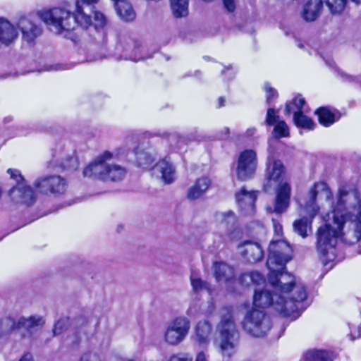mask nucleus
Instances as JSON below:
<instances>
[{"label":"nucleus","mask_w":361,"mask_h":361,"mask_svg":"<svg viewBox=\"0 0 361 361\" xmlns=\"http://www.w3.org/2000/svg\"><path fill=\"white\" fill-rule=\"evenodd\" d=\"M326 63L329 64V66L331 67H334V61H326Z\"/></svg>","instance_id":"nucleus-59"},{"label":"nucleus","mask_w":361,"mask_h":361,"mask_svg":"<svg viewBox=\"0 0 361 361\" xmlns=\"http://www.w3.org/2000/svg\"><path fill=\"white\" fill-rule=\"evenodd\" d=\"M73 67L71 63H56L46 67V71H59L68 70Z\"/></svg>","instance_id":"nucleus-46"},{"label":"nucleus","mask_w":361,"mask_h":361,"mask_svg":"<svg viewBox=\"0 0 361 361\" xmlns=\"http://www.w3.org/2000/svg\"><path fill=\"white\" fill-rule=\"evenodd\" d=\"M34 186L40 193L57 196L66 192L67 181L60 176H45L37 178L34 182Z\"/></svg>","instance_id":"nucleus-12"},{"label":"nucleus","mask_w":361,"mask_h":361,"mask_svg":"<svg viewBox=\"0 0 361 361\" xmlns=\"http://www.w3.org/2000/svg\"><path fill=\"white\" fill-rule=\"evenodd\" d=\"M195 361H207V358L204 352H200L196 357Z\"/></svg>","instance_id":"nucleus-52"},{"label":"nucleus","mask_w":361,"mask_h":361,"mask_svg":"<svg viewBox=\"0 0 361 361\" xmlns=\"http://www.w3.org/2000/svg\"><path fill=\"white\" fill-rule=\"evenodd\" d=\"M117 51H122L121 58L137 62L152 57V55L145 52V47L133 39L121 41L116 47Z\"/></svg>","instance_id":"nucleus-14"},{"label":"nucleus","mask_w":361,"mask_h":361,"mask_svg":"<svg viewBox=\"0 0 361 361\" xmlns=\"http://www.w3.org/2000/svg\"><path fill=\"white\" fill-rule=\"evenodd\" d=\"M317 195H319V197L324 196L326 200L331 197V192L326 183L324 182L317 183L309 192V199L305 204V209L309 214L310 219L304 217L295 221L293 223L294 231L303 238L307 236L308 230L311 231L312 220L319 212V207L315 202Z\"/></svg>","instance_id":"nucleus-7"},{"label":"nucleus","mask_w":361,"mask_h":361,"mask_svg":"<svg viewBox=\"0 0 361 361\" xmlns=\"http://www.w3.org/2000/svg\"><path fill=\"white\" fill-rule=\"evenodd\" d=\"M305 104V99L300 94L297 95L286 104L285 114L290 115L293 113V115H295L296 114L303 113Z\"/></svg>","instance_id":"nucleus-34"},{"label":"nucleus","mask_w":361,"mask_h":361,"mask_svg":"<svg viewBox=\"0 0 361 361\" xmlns=\"http://www.w3.org/2000/svg\"><path fill=\"white\" fill-rule=\"evenodd\" d=\"M286 175V169L281 161L275 159L272 156L268 157L266 177L268 184H278L276 190L274 207L268 209L276 214L285 212L290 204L291 187L287 182H283Z\"/></svg>","instance_id":"nucleus-4"},{"label":"nucleus","mask_w":361,"mask_h":361,"mask_svg":"<svg viewBox=\"0 0 361 361\" xmlns=\"http://www.w3.org/2000/svg\"><path fill=\"white\" fill-rule=\"evenodd\" d=\"M114 1V4H116V3H121V2H125L126 1V0H113Z\"/></svg>","instance_id":"nucleus-60"},{"label":"nucleus","mask_w":361,"mask_h":361,"mask_svg":"<svg viewBox=\"0 0 361 361\" xmlns=\"http://www.w3.org/2000/svg\"><path fill=\"white\" fill-rule=\"evenodd\" d=\"M4 324L10 326L8 332L18 331L24 337H29L42 328L45 319L42 316L32 315L29 317H21L17 322L7 318Z\"/></svg>","instance_id":"nucleus-11"},{"label":"nucleus","mask_w":361,"mask_h":361,"mask_svg":"<svg viewBox=\"0 0 361 361\" xmlns=\"http://www.w3.org/2000/svg\"><path fill=\"white\" fill-rule=\"evenodd\" d=\"M216 218L221 222L222 226L226 228V234L229 240H233L238 238L240 231L236 226V219L233 212L219 213L216 216Z\"/></svg>","instance_id":"nucleus-22"},{"label":"nucleus","mask_w":361,"mask_h":361,"mask_svg":"<svg viewBox=\"0 0 361 361\" xmlns=\"http://www.w3.org/2000/svg\"><path fill=\"white\" fill-rule=\"evenodd\" d=\"M348 0H307L303 5L302 17L307 22L314 21L321 14L323 4L325 3L332 15L341 14L345 9ZM358 3L360 0H351Z\"/></svg>","instance_id":"nucleus-8"},{"label":"nucleus","mask_w":361,"mask_h":361,"mask_svg":"<svg viewBox=\"0 0 361 361\" xmlns=\"http://www.w3.org/2000/svg\"><path fill=\"white\" fill-rule=\"evenodd\" d=\"M214 276L219 282H228L234 277V269L224 262H215L213 265Z\"/></svg>","instance_id":"nucleus-29"},{"label":"nucleus","mask_w":361,"mask_h":361,"mask_svg":"<svg viewBox=\"0 0 361 361\" xmlns=\"http://www.w3.org/2000/svg\"><path fill=\"white\" fill-rule=\"evenodd\" d=\"M225 8L229 12H233L235 9V4L234 0H223Z\"/></svg>","instance_id":"nucleus-49"},{"label":"nucleus","mask_w":361,"mask_h":361,"mask_svg":"<svg viewBox=\"0 0 361 361\" xmlns=\"http://www.w3.org/2000/svg\"><path fill=\"white\" fill-rule=\"evenodd\" d=\"M256 131L257 130L255 128H248L245 133V135L247 137H252L256 133Z\"/></svg>","instance_id":"nucleus-54"},{"label":"nucleus","mask_w":361,"mask_h":361,"mask_svg":"<svg viewBox=\"0 0 361 361\" xmlns=\"http://www.w3.org/2000/svg\"><path fill=\"white\" fill-rule=\"evenodd\" d=\"M162 141L169 142L173 149H180L184 142L183 137L176 133L170 134L167 140H163Z\"/></svg>","instance_id":"nucleus-41"},{"label":"nucleus","mask_w":361,"mask_h":361,"mask_svg":"<svg viewBox=\"0 0 361 361\" xmlns=\"http://www.w3.org/2000/svg\"><path fill=\"white\" fill-rule=\"evenodd\" d=\"M115 8L117 14L124 21L129 22L135 18V13L132 6L127 1L116 3Z\"/></svg>","instance_id":"nucleus-32"},{"label":"nucleus","mask_w":361,"mask_h":361,"mask_svg":"<svg viewBox=\"0 0 361 361\" xmlns=\"http://www.w3.org/2000/svg\"><path fill=\"white\" fill-rule=\"evenodd\" d=\"M99 0H76L75 1V7L78 11H81L82 13L85 12V7L90 6L94 4H97Z\"/></svg>","instance_id":"nucleus-44"},{"label":"nucleus","mask_w":361,"mask_h":361,"mask_svg":"<svg viewBox=\"0 0 361 361\" xmlns=\"http://www.w3.org/2000/svg\"><path fill=\"white\" fill-rule=\"evenodd\" d=\"M264 90L266 92L267 104L271 105L278 97L277 92L269 83L264 84Z\"/></svg>","instance_id":"nucleus-42"},{"label":"nucleus","mask_w":361,"mask_h":361,"mask_svg":"<svg viewBox=\"0 0 361 361\" xmlns=\"http://www.w3.org/2000/svg\"><path fill=\"white\" fill-rule=\"evenodd\" d=\"M154 170L161 173L162 180L166 184L171 183L176 178L175 169L173 165L166 160L158 162Z\"/></svg>","instance_id":"nucleus-30"},{"label":"nucleus","mask_w":361,"mask_h":361,"mask_svg":"<svg viewBox=\"0 0 361 361\" xmlns=\"http://www.w3.org/2000/svg\"><path fill=\"white\" fill-rule=\"evenodd\" d=\"M211 185V180L207 176L197 178L187 192V197L195 200L201 197L207 191Z\"/></svg>","instance_id":"nucleus-26"},{"label":"nucleus","mask_w":361,"mask_h":361,"mask_svg":"<svg viewBox=\"0 0 361 361\" xmlns=\"http://www.w3.org/2000/svg\"><path fill=\"white\" fill-rule=\"evenodd\" d=\"M241 256L248 262L256 263L264 257V252L261 245L256 242L247 240L238 245Z\"/></svg>","instance_id":"nucleus-19"},{"label":"nucleus","mask_w":361,"mask_h":361,"mask_svg":"<svg viewBox=\"0 0 361 361\" xmlns=\"http://www.w3.org/2000/svg\"><path fill=\"white\" fill-rule=\"evenodd\" d=\"M71 325L70 319L68 317H62L59 319L54 324L53 329L54 336H60L68 327Z\"/></svg>","instance_id":"nucleus-39"},{"label":"nucleus","mask_w":361,"mask_h":361,"mask_svg":"<svg viewBox=\"0 0 361 361\" xmlns=\"http://www.w3.org/2000/svg\"><path fill=\"white\" fill-rule=\"evenodd\" d=\"M18 37L16 27L8 20L0 18V47L8 46Z\"/></svg>","instance_id":"nucleus-27"},{"label":"nucleus","mask_w":361,"mask_h":361,"mask_svg":"<svg viewBox=\"0 0 361 361\" xmlns=\"http://www.w3.org/2000/svg\"><path fill=\"white\" fill-rule=\"evenodd\" d=\"M338 355L329 349H309L302 354L300 361H331L334 360Z\"/></svg>","instance_id":"nucleus-25"},{"label":"nucleus","mask_w":361,"mask_h":361,"mask_svg":"<svg viewBox=\"0 0 361 361\" xmlns=\"http://www.w3.org/2000/svg\"><path fill=\"white\" fill-rule=\"evenodd\" d=\"M239 282L243 286L260 285L264 283V276L257 271L245 272L241 274Z\"/></svg>","instance_id":"nucleus-31"},{"label":"nucleus","mask_w":361,"mask_h":361,"mask_svg":"<svg viewBox=\"0 0 361 361\" xmlns=\"http://www.w3.org/2000/svg\"><path fill=\"white\" fill-rule=\"evenodd\" d=\"M152 142L140 144L135 149L136 160L140 166L145 167L152 164L156 159L159 149Z\"/></svg>","instance_id":"nucleus-16"},{"label":"nucleus","mask_w":361,"mask_h":361,"mask_svg":"<svg viewBox=\"0 0 361 361\" xmlns=\"http://www.w3.org/2000/svg\"><path fill=\"white\" fill-rule=\"evenodd\" d=\"M321 125L329 127L340 118L339 113L329 107H320L315 111Z\"/></svg>","instance_id":"nucleus-28"},{"label":"nucleus","mask_w":361,"mask_h":361,"mask_svg":"<svg viewBox=\"0 0 361 361\" xmlns=\"http://www.w3.org/2000/svg\"><path fill=\"white\" fill-rule=\"evenodd\" d=\"M12 120V117H6L4 118L5 122H9Z\"/></svg>","instance_id":"nucleus-57"},{"label":"nucleus","mask_w":361,"mask_h":361,"mask_svg":"<svg viewBox=\"0 0 361 361\" xmlns=\"http://www.w3.org/2000/svg\"><path fill=\"white\" fill-rule=\"evenodd\" d=\"M107 24V19L106 16L100 11H94V23L92 22L91 25L84 29H89L91 36L93 37L94 40L98 43L102 44L106 42V35L104 31V27Z\"/></svg>","instance_id":"nucleus-18"},{"label":"nucleus","mask_w":361,"mask_h":361,"mask_svg":"<svg viewBox=\"0 0 361 361\" xmlns=\"http://www.w3.org/2000/svg\"><path fill=\"white\" fill-rule=\"evenodd\" d=\"M221 74L227 78L228 80H231L234 78L235 75V71L233 70L231 65L226 66L221 71Z\"/></svg>","instance_id":"nucleus-48"},{"label":"nucleus","mask_w":361,"mask_h":361,"mask_svg":"<svg viewBox=\"0 0 361 361\" xmlns=\"http://www.w3.org/2000/svg\"><path fill=\"white\" fill-rule=\"evenodd\" d=\"M189 329V321L185 317H178L169 324L165 332V338H183Z\"/></svg>","instance_id":"nucleus-21"},{"label":"nucleus","mask_w":361,"mask_h":361,"mask_svg":"<svg viewBox=\"0 0 361 361\" xmlns=\"http://www.w3.org/2000/svg\"><path fill=\"white\" fill-rule=\"evenodd\" d=\"M190 283L192 287V290L195 293L199 294L203 291H207L210 293L211 291L209 284L207 281H203L200 277L195 276L193 274L190 276Z\"/></svg>","instance_id":"nucleus-37"},{"label":"nucleus","mask_w":361,"mask_h":361,"mask_svg":"<svg viewBox=\"0 0 361 361\" xmlns=\"http://www.w3.org/2000/svg\"><path fill=\"white\" fill-rule=\"evenodd\" d=\"M257 165V154L252 149L243 151L238 159L236 175L239 180H246L255 173Z\"/></svg>","instance_id":"nucleus-13"},{"label":"nucleus","mask_w":361,"mask_h":361,"mask_svg":"<svg viewBox=\"0 0 361 361\" xmlns=\"http://www.w3.org/2000/svg\"><path fill=\"white\" fill-rule=\"evenodd\" d=\"M274 136L277 138L288 137L289 135V128L283 121H279L274 128Z\"/></svg>","instance_id":"nucleus-40"},{"label":"nucleus","mask_w":361,"mask_h":361,"mask_svg":"<svg viewBox=\"0 0 361 361\" xmlns=\"http://www.w3.org/2000/svg\"><path fill=\"white\" fill-rule=\"evenodd\" d=\"M224 130H225V136L228 135V133H229V129L228 128H224Z\"/></svg>","instance_id":"nucleus-58"},{"label":"nucleus","mask_w":361,"mask_h":361,"mask_svg":"<svg viewBox=\"0 0 361 361\" xmlns=\"http://www.w3.org/2000/svg\"><path fill=\"white\" fill-rule=\"evenodd\" d=\"M68 161L70 162V164L68 165H66V164H63V168H72V169H75L76 167V165H77V161H76V159L73 157H70L68 159Z\"/></svg>","instance_id":"nucleus-51"},{"label":"nucleus","mask_w":361,"mask_h":361,"mask_svg":"<svg viewBox=\"0 0 361 361\" xmlns=\"http://www.w3.org/2000/svg\"><path fill=\"white\" fill-rule=\"evenodd\" d=\"M217 328L221 338H233L238 336L230 309H226V314L222 316Z\"/></svg>","instance_id":"nucleus-23"},{"label":"nucleus","mask_w":361,"mask_h":361,"mask_svg":"<svg viewBox=\"0 0 361 361\" xmlns=\"http://www.w3.org/2000/svg\"><path fill=\"white\" fill-rule=\"evenodd\" d=\"M178 340H176L175 341L171 342V344H172V345H176V344H178Z\"/></svg>","instance_id":"nucleus-62"},{"label":"nucleus","mask_w":361,"mask_h":361,"mask_svg":"<svg viewBox=\"0 0 361 361\" xmlns=\"http://www.w3.org/2000/svg\"><path fill=\"white\" fill-rule=\"evenodd\" d=\"M279 121H280L278 111H276L274 108H269L267 111L265 123L268 126H274Z\"/></svg>","instance_id":"nucleus-43"},{"label":"nucleus","mask_w":361,"mask_h":361,"mask_svg":"<svg viewBox=\"0 0 361 361\" xmlns=\"http://www.w3.org/2000/svg\"><path fill=\"white\" fill-rule=\"evenodd\" d=\"M79 361H103L101 356L95 352H87L80 357Z\"/></svg>","instance_id":"nucleus-45"},{"label":"nucleus","mask_w":361,"mask_h":361,"mask_svg":"<svg viewBox=\"0 0 361 361\" xmlns=\"http://www.w3.org/2000/svg\"><path fill=\"white\" fill-rule=\"evenodd\" d=\"M116 156L109 151L99 154L84 169L83 176L104 182L122 180L126 176L127 170L124 166L111 162Z\"/></svg>","instance_id":"nucleus-5"},{"label":"nucleus","mask_w":361,"mask_h":361,"mask_svg":"<svg viewBox=\"0 0 361 361\" xmlns=\"http://www.w3.org/2000/svg\"><path fill=\"white\" fill-rule=\"evenodd\" d=\"M98 324V319L92 315H80L74 318L71 326L75 331L78 338H81L92 336L95 332Z\"/></svg>","instance_id":"nucleus-15"},{"label":"nucleus","mask_w":361,"mask_h":361,"mask_svg":"<svg viewBox=\"0 0 361 361\" xmlns=\"http://www.w3.org/2000/svg\"><path fill=\"white\" fill-rule=\"evenodd\" d=\"M225 99L223 97H220L218 100V107H222L224 106Z\"/></svg>","instance_id":"nucleus-55"},{"label":"nucleus","mask_w":361,"mask_h":361,"mask_svg":"<svg viewBox=\"0 0 361 361\" xmlns=\"http://www.w3.org/2000/svg\"><path fill=\"white\" fill-rule=\"evenodd\" d=\"M275 229L276 231H278V230H279V228H277V226L275 225Z\"/></svg>","instance_id":"nucleus-64"},{"label":"nucleus","mask_w":361,"mask_h":361,"mask_svg":"<svg viewBox=\"0 0 361 361\" xmlns=\"http://www.w3.org/2000/svg\"><path fill=\"white\" fill-rule=\"evenodd\" d=\"M39 18L49 26L54 33L68 37L77 26L87 27L92 24V18L86 13L78 11L73 13L62 7H55L38 13Z\"/></svg>","instance_id":"nucleus-3"},{"label":"nucleus","mask_w":361,"mask_h":361,"mask_svg":"<svg viewBox=\"0 0 361 361\" xmlns=\"http://www.w3.org/2000/svg\"><path fill=\"white\" fill-rule=\"evenodd\" d=\"M243 329L254 337H263L269 331L271 323L264 310L252 309L249 311L243 322Z\"/></svg>","instance_id":"nucleus-9"},{"label":"nucleus","mask_w":361,"mask_h":361,"mask_svg":"<svg viewBox=\"0 0 361 361\" xmlns=\"http://www.w3.org/2000/svg\"><path fill=\"white\" fill-rule=\"evenodd\" d=\"M358 336L361 338V325L358 327Z\"/></svg>","instance_id":"nucleus-61"},{"label":"nucleus","mask_w":361,"mask_h":361,"mask_svg":"<svg viewBox=\"0 0 361 361\" xmlns=\"http://www.w3.org/2000/svg\"><path fill=\"white\" fill-rule=\"evenodd\" d=\"M257 191H248L245 187L235 194L238 204L246 215H252L255 212V201Z\"/></svg>","instance_id":"nucleus-20"},{"label":"nucleus","mask_w":361,"mask_h":361,"mask_svg":"<svg viewBox=\"0 0 361 361\" xmlns=\"http://www.w3.org/2000/svg\"><path fill=\"white\" fill-rule=\"evenodd\" d=\"M18 27L21 31L23 39L29 44H32L41 35L42 30L28 17H21L18 22Z\"/></svg>","instance_id":"nucleus-17"},{"label":"nucleus","mask_w":361,"mask_h":361,"mask_svg":"<svg viewBox=\"0 0 361 361\" xmlns=\"http://www.w3.org/2000/svg\"><path fill=\"white\" fill-rule=\"evenodd\" d=\"M219 343L215 344L219 347V350L223 357L230 358L235 353L238 345V340H216Z\"/></svg>","instance_id":"nucleus-35"},{"label":"nucleus","mask_w":361,"mask_h":361,"mask_svg":"<svg viewBox=\"0 0 361 361\" xmlns=\"http://www.w3.org/2000/svg\"><path fill=\"white\" fill-rule=\"evenodd\" d=\"M19 361H33V357L30 353H27L23 355Z\"/></svg>","instance_id":"nucleus-53"},{"label":"nucleus","mask_w":361,"mask_h":361,"mask_svg":"<svg viewBox=\"0 0 361 361\" xmlns=\"http://www.w3.org/2000/svg\"><path fill=\"white\" fill-rule=\"evenodd\" d=\"M275 229L276 231H278V230H279V228H277V226L275 225Z\"/></svg>","instance_id":"nucleus-63"},{"label":"nucleus","mask_w":361,"mask_h":361,"mask_svg":"<svg viewBox=\"0 0 361 361\" xmlns=\"http://www.w3.org/2000/svg\"><path fill=\"white\" fill-rule=\"evenodd\" d=\"M292 259V248L285 240H272L269 246L267 266L269 270L268 281L279 291V299L274 304L283 317L292 314L295 318L306 309L307 298L305 286L295 276L284 271L286 264Z\"/></svg>","instance_id":"nucleus-1"},{"label":"nucleus","mask_w":361,"mask_h":361,"mask_svg":"<svg viewBox=\"0 0 361 361\" xmlns=\"http://www.w3.org/2000/svg\"><path fill=\"white\" fill-rule=\"evenodd\" d=\"M97 58L91 57L90 56H87V59H86V61H94V60H97Z\"/></svg>","instance_id":"nucleus-56"},{"label":"nucleus","mask_w":361,"mask_h":361,"mask_svg":"<svg viewBox=\"0 0 361 361\" xmlns=\"http://www.w3.org/2000/svg\"><path fill=\"white\" fill-rule=\"evenodd\" d=\"M348 209H343L345 214L344 223L341 229V239L347 244L360 242L361 245V200L360 194L356 200H350L345 204Z\"/></svg>","instance_id":"nucleus-6"},{"label":"nucleus","mask_w":361,"mask_h":361,"mask_svg":"<svg viewBox=\"0 0 361 361\" xmlns=\"http://www.w3.org/2000/svg\"><path fill=\"white\" fill-rule=\"evenodd\" d=\"M7 172L16 181V185L9 190L13 201L27 206L32 204L35 201V192L31 187L25 185V180L20 171L9 169Z\"/></svg>","instance_id":"nucleus-10"},{"label":"nucleus","mask_w":361,"mask_h":361,"mask_svg":"<svg viewBox=\"0 0 361 361\" xmlns=\"http://www.w3.org/2000/svg\"><path fill=\"white\" fill-rule=\"evenodd\" d=\"M192 357H188L186 356L179 357L178 356L173 355L172 356L169 361H192Z\"/></svg>","instance_id":"nucleus-50"},{"label":"nucleus","mask_w":361,"mask_h":361,"mask_svg":"<svg viewBox=\"0 0 361 361\" xmlns=\"http://www.w3.org/2000/svg\"><path fill=\"white\" fill-rule=\"evenodd\" d=\"M211 331L212 326L208 321L199 322L196 326L197 338H207Z\"/></svg>","instance_id":"nucleus-38"},{"label":"nucleus","mask_w":361,"mask_h":361,"mask_svg":"<svg viewBox=\"0 0 361 361\" xmlns=\"http://www.w3.org/2000/svg\"><path fill=\"white\" fill-rule=\"evenodd\" d=\"M293 121L298 128L307 130H314L316 125L312 118L307 116L303 113L293 115Z\"/></svg>","instance_id":"nucleus-36"},{"label":"nucleus","mask_w":361,"mask_h":361,"mask_svg":"<svg viewBox=\"0 0 361 361\" xmlns=\"http://www.w3.org/2000/svg\"><path fill=\"white\" fill-rule=\"evenodd\" d=\"M273 289L274 291V295H272L268 290H263L261 291L255 290L253 302L254 305L261 308H266L271 305L274 310L277 311V308L274 303L277 300H281L279 299V291H277L274 288H273Z\"/></svg>","instance_id":"nucleus-24"},{"label":"nucleus","mask_w":361,"mask_h":361,"mask_svg":"<svg viewBox=\"0 0 361 361\" xmlns=\"http://www.w3.org/2000/svg\"><path fill=\"white\" fill-rule=\"evenodd\" d=\"M341 77L345 80L350 82H355L361 85V76H353L348 75L341 72L340 70H336Z\"/></svg>","instance_id":"nucleus-47"},{"label":"nucleus","mask_w":361,"mask_h":361,"mask_svg":"<svg viewBox=\"0 0 361 361\" xmlns=\"http://www.w3.org/2000/svg\"><path fill=\"white\" fill-rule=\"evenodd\" d=\"M357 197V190L340 188L336 206L331 214L327 215L326 224L318 228L317 249L325 261H331L335 258V247L340 238L341 229L345 220L343 209H348L345 204L350 200H356Z\"/></svg>","instance_id":"nucleus-2"},{"label":"nucleus","mask_w":361,"mask_h":361,"mask_svg":"<svg viewBox=\"0 0 361 361\" xmlns=\"http://www.w3.org/2000/svg\"><path fill=\"white\" fill-rule=\"evenodd\" d=\"M189 0H170L173 16L176 18L186 17L188 15Z\"/></svg>","instance_id":"nucleus-33"}]
</instances>
